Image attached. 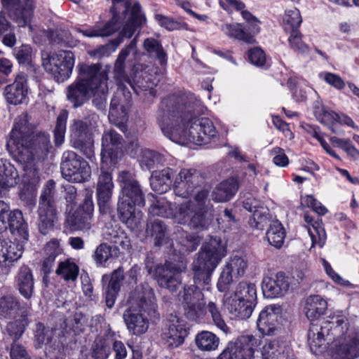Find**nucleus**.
Listing matches in <instances>:
<instances>
[{
    "mask_svg": "<svg viewBox=\"0 0 359 359\" xmlns=\"http://www.w3.org/2000/svg\"><path fill=\"white\" fill-rule=\"evenodd\" d=\"M36 123L25 112L16 118L6 142V149L20 163L44 160L53 149L49 135L35 131Z\"/></svg>",
    "mask_w": 359,
    "mask_h": 359,
    "instance_id": "nucleus-4",
    "label": "nucleus"
},
{
    "mask_svg": "<svg viewBox=\"0 0 359 359\" xmlns=\"http://www.w3.org/2000/svg\"><path fill=\"white\" fill-rule=\"evenodd\" d=\"M67 120V113L66 111L61 112L57 117L54 129L55 144L57 147L60 146L64 142Z\"/></svg>",
    "mask_w": 359,
    "mask_h": 359,
    "instance_id": "nucleus-55",
    "label": "nucleus"
},
{
    "mask_svg": "<svg viewBox=\"0 0 359 359\" xmlns=\"http://www.w3.org/2000/svg\"><path fill=\"white\" fill-rule=\"evenodd\" d=\"M65 323L66 324V327H69L74 332H80L84 329L86 319L82 313L75 312L66 318Z\"/></svg>",
    "mask_w": 359,
    "mask_h": 359,
    "instance_id": "nucleus-62",
    "label": "nucleus"
},
{
    "mask_svg": "<svg viewBox=\"0 0 359 359\" xmlns=\"http://www.w3.org/2000/svg\"><path fill=\"white\" fill-rule=\"evenodd\" d=\"M143 46L150 57L157 59L161 65L166 64V53L158 40L154 38H147L144 39Z\"/></svg>",
    "mask_w": 359,
    "mask_h": 359,
    "instance_id": "nucleus-46",
    "label": "nucleus"
},
{
    "mask_svg": "<svg viewBox=\"0 0 359 359\" xmlns=\"http://www.w3.org/2000/svg\"><path fill=\"white\" fill-rule=\"evenodd\" d=\"M302 22V16L298 9L288 10L283 18L284 29L289 32L297 31Z\"/></svg>",
    "mask_w": 359,
    "mask_h": 359,
    "instance_id": "nucleus-54",
    "label": "nucleus"
},
{
    "mask_svg": "<svg viewBox=\"0 0 359 359\" xmlns=\"http://www.w3.org/2000/svg\"><path fill=\"white\" fill-rule=\"evenodd\" d=\"M204 182L203 176L194 169H182L175 178V194L182 198L190 196Z\"/></svg>",
    "mask_w": 359,
    "mask_h": 359,
    "instance_id": "nucleus-16",
    "label": "nucleus"
},
{
    "mask_svg": "<svg viewBox=\"0 0 359 359\" xmlns=\"http://www.w3.org/2000/svg\"><path fill=\"white\" fill-rule=\"evenodd\" d=\"M145 269L158 285L170 292H175L182 282L181 269L175 264L165 262L164 264H156L154 255L149 252L144 259Z\"/></svg>",
    "mask_w": 359,
    "mask_h": 359,
    "instance_id": "nucleus-9",
    "label": "nucleus"
},
{
    "mask_svg": "<svg viewBox=\"0 0 359 359\" xmlns=\"http://www.w3.org/2000/svg\"><path fill=\"white\" fill-rule=\"evenodd\" d=\"M156 79H153V76L145 72H136L133 80H128V84L134 90V92L139 95L141 92H148V93L154 97L155 90L154 87L156 86Z\"/></svg>",
    "mask_w": 359,
    "mask_h": 359,
    "instance_id": "nucleus-31",
    "label": "nucleus"
},
{
    "mask_svg": "<svg viewBox=\"0 0 359 359\" xmlns=\"http://www.w3.org/2000/svg\"><path fill=\"white\" fill-rule=\"evenodd\" d=\"M208 193L207 189H202L197 191L194 201L181 204L176 215L178 222L193 229H206L211 222L207 215Z\"/></svg>",
    "mask_w": 359,
    "mask_h": 359,
    "instance_id": "nucleus-7",
    "label": "nucleus"
},
{
    "mask_svg": "<svg viewBox=\"0 0 359 359\" xmlns=\"http://www.w3.org/2000/svg\"><path fill=\"white\" fill-rule=\"evenodd\" d=\"M313 114L317 120L327 126L332 123L339 122V116L332 111H329L325 107L316 102L313 107Z\"/></svg>",
    "mask_w": 359,
    "mask_h": 359,
    "instance_id": "nucleus-51",
    "label": "nucleus"
},
{
    "mask_svg": "<svg viewBox=\"0 0 359 359\" xmlns=\"http://www.w3.org/2000/svg\"><path fill=\"white\" fill-rule=\"evenodd\" d=\"M20 242L8 241L1 243L0 259L4 263L13 262L20 259L23 252V246Z\"/></svg>",
    "mask_w": 359,
    "mask_h": 359,
    "instance_id": "nucleus-41",
    "label": "nucleus"
},
{
    "mask_svg": "<svg viewBox=\"0 0 359 359\" xmlns=\"http://www.w3.org/2000/svg\"><path fill=\"white\" fill-rule=\"evenodd\" d=\"M8 229L18 241L24 243L28 241V224L22 211L18 209L10 211L9 205L0 201V233Z\"/></svg>",
    "mask_w": 359,
    "mask_h": 359,
    "instance_id": "nucleus-11",
    "label": "nucleus"
},
{
    "mask_svg": "<svg viewBox=\"0 0 359 359\" xmlns=\"http://www.w3.org/2000/svg\"><path fill=\"white\" fill-rule=\"evenodd\" d=\"M120 254V250L117 246H110L103 243L96 248L93 257L97 264L102 265L111 257H118Z\"/></svg>",
    "mask_w": 359,
    "mask_h": 359,
    "instance_id": "nucleus-45",
    "label": "nucleus"
},
{
    "mask_svg": "<svg viewBox=\"0 0 359 359\" xmlns=\"http://www.w3.org/2000/svg\"><path fill=\"white\" fill-rule=\"evenodd\" d=\"M289 286L287 278L283 272H279L275 278H264L262 288L266 298H275L283 296L287 291Z\"/></svg>",
    "mask_w": 359,
    "mask_h": 359,
    "instance_id": "nucleus-24",
    "label": "nucleus"
},
{
    "mask_svg": "<svg viewBox=\"0 0 359 359\" xmlns=\"http://www.w3.org/2000/svg\"><path fill=\"white\" fill-rule=\"evenodd\" d=\"M27 324V318H20L15 321L10 322L6 327V330L10 337L15 342L21 337Z\"/></svg>",
    "mask_w": 359,
    "mask_h": 359,
    "instance_id": "nucleus-57",
    "label": "nucleus"
},
{
    "mask_svg": "<svg viewBox=\"0 0 359 359\" xmlns=\"http://www.w3.org/2000/svg\"><path fill=\"white\" fill-rule=\"evenodd\" d=\"M187 335L185 321L176 314H169L161 334L164 343L168 347L176 348L184 343Z\"/></svg>",
    "mask_w": 359,
    "mask_h": 359,
    "instance_id": "nucleus-14",
    "label": "nucleus"
},
{
    "mask_svg": "<svg viewBox=\"0 0 359 359\" xmlns=\"http://www.w3.org/2000/svg\"><path fill=\"white\" fill-rule=\"evenodd\" d=\"M94 205L91 195H87L83 203L69 217L68 220L74 230H88L91 227Z\"/></svg>",
    "mask_w": 359,
    "mask_h": 359,
    "instance_id": "nucleus-20",
    "label": "nucleus"
},
{
    "mask_svg": "<svg viewBox=\"0 0 359 359\" xmlns=\"http://www.w3.org/2000/svg\"><path fill=\"white\" fill-rule=\"evenodd\" d=\"M234 299L244 301L246 304L255 306L257 303L255 285L248 282L239 283L234 292Z\"/></svg>",
    "mask_w": 359,
    "mask_h": 359,
    "instance_id": "nucleus-42",
    "label": "nucleus"
},
{
    "mask_svg": "<svg viewBox=\"0 0 359 359\" xmlns=\"http://www.w3.org/2000/svg\"><path fill=\"white\" fill-rule=\"evenodd\" d=\"M32 52L31 46L25 44L13 49V54L20 65H29L31 62Z\"/></svg>",
    "mask_w": 359,
    "mask_h": 359,
    "instance_id": "nucleus-64",
    "label": "nucleus"
},
{
    "mask_svg": "<svg viewBox=\"0 0 359 359\" xmlns=\"http://www.w3.org/2000/svg\"><path fill=\"white\" fill-rule=\"evenodd\" d=\"M104 238L107 241L113 243L114 246H120L123 250H129L131 243L129 237L126 232L117 225L107 229L104 232Z\"/></svg>",
    "mask_w": 359,
    "mask_h": 359,
    "instance_id": "nucleus-39",
    "label": "nucleus"
},
{
    "mask_svg": "<svg viewBox=\"0 0 359 359\" xmlns=\"http://www.w3.org/2000/svg\"><path fill=\"white\" fill-rule=\"evenodd\" d=\"M225 255L224 246L216 238L203 245L198 252L192 264L194 284L184 285L179 293L184 316L189 320L198 322L205 317L206 308L202 290H210L212 273Z\"/></svg>",
    "mask_w": 359,
    "mask_h": 359,
    "instance_id": "nucleus-2",
    "label": "nucleus"
},
{
    "mask_svg": "<svg viewBox=\"0 0 359 359\" xmlns=\"http://www.w3.org/2000/svg\"><path fill=\"white\" fill-rule=\"evenodd\" d=\"M121 27L118 23L115 22L114 17L111 18L103 26L95 25L93 27L86 29L77 28L76 32L81 34L83 36L93 37H106L112 35L118 30H121Z\"/></svg>",
    "mask_w": 359,
    "mask_h": 359,
    "instance_id": "nucleus-32",
    "label": "nucleus"
},
{
    "mask_svg": "<svg viewBox=\"0 0 359 359\" xmlns=\"http://www.w3.org/2000/svg\"><path fill=\"white\" fill-rule=\"evenodd\" d=\"M100 69V64L83 65L81 67L79 77L67 88V100L74 108L81 107L90 99L95 88V76Z\"/></svg>",
    "mask_w": 359,
    "mask_h": 359,
    "instance_id": "nucleus-8",
    "label": "nucleus"
},
{
    "mask_svg": "<svg viewBox=\"0 0 359 359\" xmlns=\"http://www.w3.org/2000/svg\"><path fill=\"white\" fill-rule=\"evenodd\" d=\"M269 222L270 220L266 213V211L264 208H261V210L259 212H255L252 217L249 219L248 223L252 229L263 230L264 227L269 224Z\"/></svg>",
    "mask_w": 359,
    "mask_h": 359,
    "instance_id": "nucleus-63",
    "label": "nucleus"
},
{
    "mask_svg": "<svg viewBox=\"0 0 359 359\" xmlns=\"http://www.w3.org/2000/svg\"><path fill=\"white\" fill-rule=\"evenodd\" d=\"M28 92L27 78L23 74H18L15 81L6 86L4 95L6 101L14 105L22 104L27 97Z\"/></svg>",
    "mask_w": 359,
    "mask_h": 359,
    "instance_id": "nucleus-25",
    "label": "nucleus"
},
{
    "mask_svg": "<svg viewBox=\"0 0 359 359\" xmlns=\"http://www.w3.org/2000/svg\"><path fill=\"white\" fill-rule=\"evenodd\" d=\"M205 308L206 312L208 311L210 313L214 324L224 333H228L229 329L225 323L224 320L222 319L219 309L215 303L210 302Z\"/></svg>",
    "mask_w": 359,
    "mask_h": 359,
    "instance_id": "nucleus-60",
    "label": "nucleus"
},
{
    "mask_svg": "<svg viewBox=\"0 0 359 359\" xmlns=\"http://www.w3.org/2000/svg\"><path fill=\"white\" fill-rule=\"evenodd\" d=\"M93 359H107L111 353V344L105 339H96L91 348Z\"/></svg>",
    "mask_w": 359,
    "mask_h": 359,
    "instance_id": "nucleus-53",
    "label": "nucleus"
},
{
    "mask_svg": "<svg viewBox=\"0 0 359 359\" xmlns=\"http://www.w3.org/2000/svg\"><path fill=\"white\" fill-rule=\"evenodd\" d=\"M25 171L23 181L25 183L34 186L40 181L39 171L36 168L34 162L21 163Z\"/></svg>",
    "mask_w": 359,
    "mask_h": 359,
    "instance_id": "nucleus-61",
    "label": "nucleus"
},
{
    "mask_svg": "<svg viewBox=\"0 0 359 359\" xmlns=\"http://www.w3.org/2000/svg\"><path fill=\"white\" fill-rule=\"evenodd\" d=\"M226 266L232 271L234 275L241 276L248 267V260L245 256L236 255L230 258Z\"/></svg>",
    "mask_w": 359,
    "mask_h": 359,
    "instance_id": "nucleus-58",
    "label": "nucleus"
},
{
    "mask_svg": "<svg viewBox=\"0 0 359 359\" xmlns=\"http://www.w3.org/2000/svg\"><path fill=\"white\" fill-rule=\"evenodd\" d=\"M221 29L228 36L243 41L247 43H252L255 41L253 36L247 33L241 24H224L222 26Z\"/></svg>",
    "mask_w": 359,
    "mask_h": 359,
    "instance_id": "nucleus-48",
    "label": "nucleus"
},
{
    "mask_svg": "<svg viewBox=\"0 0 359 359\" xmlns=\"http://www.w3.org/2000/svg\"><path fill=\"white\" fill-rule=\"evenodd\" d=\"M330 335L333 336L335 359L359 357V332L349 326L348 319L344 316H337L332 321L311 323L307 334L311 351L316 355L322 353L332 339Z\"/></svg>",
    "mask_w": 359,
    "mask_h": 359,
    "instance_id": "nucleus-3",
    "label": "nucleus"
},
{
    "mask_svg": "<svg viewBox=\"0 0 359 359\" xmlns=\"http://www.w3.org/2000/svg\"><path fill=\"white\" fill-rule=\"evenodd\" d=\"M145 234L154 238L155 246H161L168 239V227L165 222L158 219H149L147 222Z\"/></svg>",
    "mask_w": 359,
    "mask_h": 359,
    "instance_id": "nucleus-33",
    "label": "nucleus"
},
{
    "mask_svg": "<svg viewBox=\"0 0 359 359\" xmlns=\"http://www.w3.org/2000/svg\"><path fill=\"white\" fill-rule=\"evenodd\" d=\"M34 277L32 270L25 265L18 269L14 281V287L26 299H29L34 292Z\"/></svg>",
    "mask_w": 359,
    "mask_h": 359,
    "instance_id": "nucleus-27",
    "label": "nucleus"
},
{
    "mask_svg": "<svg viewBox=\"0 0 359 359\" xmlns=\"http://www.w3.org/2000/svg\"><path fill=\"white\" fill-rule=\"evenodd\" d=\"M326 309L327 302L319 295L310 296L306 300L305 314L311 321L318 320Z\"/></svg>",
    "mask_w": 359,
    "mask_h": 359,
    "instance_id": "nucleus-38",
    "label": "nucleus"
},
{
    "mask_svg": "<svg viewBox=\"0 0 359 359\" xmlns=\"http://www.w3.org/2000/svg\"><path fill=\"white\" fill-rule=\"evenodd\" d=\"M2 4L8 11L10 18L18 27H30L35 7L34 0H25L24 4L20 0H2Z\"/></svg>",
    "mask_w": 359,
    "mask_h": 359,
    "instance_id": "nucleus-15",
    "label": "nucleus"
},
{
    "mask_svg": "<svg viewBox=\"0 0 359 359\" xmlns=\"http://www.w3.org/2000/svg\"><path fill=\"white\" fill-rule=\"evenodd\" d=\"M164 161V157L157 151L150 149L142 151L140 163L142 167H145L147 170H151L158 165H163Z\"/></svg>",
    "mask_w": 359,
    "mask_h": 359,
    "instance_id": "nucleus-50",
    "label": "nucleus"
},
{
    "mask_svg": "<svg viewBox=\"0 0 359 359\" xmlns=\"http://www.w3.org/2000/svg\"><path fill=\"white\" fill-rule=\"evenodd\" d=\"M70 142L73 148L79 150L86 158L94 156V141L92 131L79 118L70 126Z\"/></svg>",
    "mask_w": 359,
    "mask_h": 359,
    "instance_id": "nucleus-13",
    "label": "nucleus"
},
{
    "mask_svg": "<svg viewBox=\"0 0 359 359\" xmlns=\"http://www.w3.org/2000/svg\"><path fill=\"white\" fill-rule=\"evenodd\" d=\"M281 317V308L278 305L266 306L259 313L257 326L260 333L264 335L275 334Z\"/></svg>",
    "mask_w": 359,
    "mask_h": 359,
    "instance_id": "nucleus-21",
    "label": "nucleus"
},
{
    "mask_svg": "<svg viewBox=\"0 0 359 359\" xmlns=\"http://www.w3.org/2000/svg\"><path fill=\"white\" fill-rule=\"evenodd\" d=\"M123 143V137L116 130L110 129L105 131L102 137V163L114 165L121 155Z\"/></svg>",
    "mask_w": 359,
    "mask_h": 359,
    "instance_id": "nucleus-19",
    "label": "nucleus"
},
{
    "mask_svg": "<svg viewBox=\"0 0 359 359\" xmlns=\"http://www.w3.org/2000/svg\"><path fill=\"white\" fill-rule=\"evenodd\" d=\"M219 228L224 231L236 229L238 228V220L232 210L225 209L223 214L217 219Z\"/></svg>",
    "mask_w": 359,
    "mask_h": 359,
    "instance_id": "nucleus-56",
    "label": "nucleus"
},
{
    "mask_svg": "<svg viewBox=\"0 0 359 359\" xmlns=\"http://www.w3.org/2000/svg\"><path fill=\"white\" fill-rule=\"evenodd\" d=\"M28 307L22 304L19 299L11 294L4 295L0 298V316L7 318H16L17 317L27 318Z\"/></svg>",
    "mask_w": 359,
    "mask_h": 359,
    "instance_id": "nucleus-23",
    "label": "nucleus"
},
{
    "mask_svg": "<svg viewBox=\"0 0 359 359\" xmlns=\"http://www.w3.org/2000/svg\"><path fill=\"white\" fill-rule=\"evenodd\" d=\"M18 177L16 168L10 162L0 159V194L3 191L16 185Z\"/></svg>",
    "mask_w": 359,
    "mask_h": 359,
    "instance_id": "nucleus-34",
    "label": "nucleus"
},
{
    "mask_svg": "<svg viewBox=\"0 0 359 359\" xmlns=\"http://www.w3.org/2000/svg\"><path fill=\"white\" fill-rule=\"evenodd\" d=\"M60 169L62 177L70 182L82 183L88 181L91 175L88 162L70 150L62 154Z\"/></svg>",
    "mask_w": 359,
    "mask_h": 359,
    "instance_id": "nucleus-12",
    "label": "nucleus"
},
{
    "mask_svg": "<svg viewBox=\"0 0 359 359\" xmlns=\"http://www.w3.org/2000/svg\"><path fill=\"white\" fill-rule=\"evenodd\" d=\"M79 273V266L70 259H66L58 263L55 273L65 282H74Z\"/></svg>",
    "mask_w": 359,
    "mask_h": 359,
    "instance_id": "nucleus-40",
    "label": "nucleus"
},
{
    "mask_svg": "<svg viewBox=\"0 0 359 359\" xmlns=\"http://www.w3.org/2000/svg\"><path fill=\"white\" fill-rule=\"evenodd\" d=\"M56 208L39 207L38 208V228L43 235L48 234L53 229L57 221Z\"/></svg>",
    "mask_w": 359,
    "mask_h": 359,
    "instance_id": "nucleus-37",
    "label": "nucleus"
},
{
    "mask_svg": "<svg viewBox=\"0 0 359 359\" xmlns=\"http://www.w3.org/2000/svg\"><path fill=\"white\" fill-rule=\"evenodd\" d=\"M153 215L163 217H171L174 215V210L171 203L165 200H158L156 204H154L149 210Z\"/></svg>",
    "mask_w": 359,
    "mask_h": 359,
    "instance_id": "nucleus-59",
    "label": "nucleus"
},
{
    "mask_svg": "<svg viewBox=\"0 0 359 359\" xmlns=\"http://www.w3.org/2000/svg\"><path fill=\"white\" fill-rule=\"evenodd\" d=\"M107 74L105 71L99 70L95 76V90L92 93L93 104L99 110H104L107 104L108 88L107 85Z\"/></svg>",
    "mask_w": 359,
    "mask_h": 359,
    "instance_id": "nucleus-29",
    "label": "nucleus"
},
{
    "mask_svg": "<svg viewBox=\"0 0 359 359\" xmlns=\"http://www.w3.org/2000/svg\"><path fill=\"white\" fill-rule=\"evenodd\" d=\"M173 174V170L170 168L153 171L150 177L152 189L158 194L166 192L170 188Z\"/></svg>",
    "mask_w": 359,
    "mask_h": 359,
    "instance_id": "nucleus-35",
    "label": "nucleus"
},
{
    "mask_svg": "<svg viewBox=\"0 0 359 359\" xmlns=\"http://www.w3.org/2000/svg\"><path fill=\"white\" fill-rule=\"evenodd\" d=\"M201 111V101L192 93L169 96L162 102L159 126L175 143L208 144L217 133L211 120L198 116Z\"/></svg>",
    "mask_w": 359,
    "mask_h": 359,
    "instance_id": "nucleus-1",
    "label": "nucleus"
},
{
    "mask_svg": "<svg viewBox=\"0 0 359 359\" xmlns=\"http://www.w3.org/2000/svg\"><path fill=\"white\" fill-rule=\"evenodd\" d=\"M137 34L134 39L130 42L127 47L123 48L119 53L117 59L115 61L113 69L114 78L118 86H124L128 83L130 79L127 76L125 70V62L130 53L136 48L137 37L140 35V30H137Z\"/></svg>",
    "mask_w": 359,
    "mask_h": 359,
    "instance_id": "nucleus-26",
    "label": "nucleus"
},
{
    "mask_svg": "<svg viewBox=\"0 0 359 359\" xmlns=\"http://www.w3.org/2000/svg\"><path fill=\"white\" fill-rule=\"evenodd\" d=\"M238 189V184L234 178H230L219 184L212 192V199L216 202L229 201Z\"/></svg>",
    "mask_w": 359,
    "mask_h": 359,
    "instance_id": "nucleus-36",
    "label": "nucleus"
},
{
    "mask_svg": "<svg viewBox=\"0 0 359 359\" xmlns=\"http://www.w3.org/2000/svg\"><path fill=\"white\" fill-rule=\"evenodd\" d=\"M118 182L121 187L118 198L136 203L138 206L144 205V196L141 185L134 175L128 171H121L118 175Z\"/></svg>",
    "mask_w": 359,
    "mask_h": 359,
    "instance_id": "nucleus-18",
    "label": "nucleus"
},
{
    "mask_svg": "<svg viewBox=\"0 0 359 359\" xmlns=\"http://www.w3.org/2000/svg\"><path fill=\"white\" fill-rule=\"evenodd\" d=\"M254 307L246 304L244 301L233 298L229 303L228 310L232 318L238 320H245L250 317Z\"/></svg>",
    "mask_w": 359,
    "mask_h": 359,
    "instance_id": "nucleus-43",
    "label": "nucleus"
},
{
    "mask_svg": "<svg viewBox=\"0 0 359 359\" xmlns=\"http://www.w3.org/2000/svg\"><path fill=\"white\" fill-rule=\"evenodd\" d=\"M136 203L118 198L117 212L119 219L131 230L138 229L142 224L143 214L141 211H135Z\"/></svg>",
    "mask_w": 359,
    "mask_h": 359,
    "instance_id": "nucleus-22",
    "label": "nucleus"
},
{
    "mask_svg": "<svg viewBox=\"0 0 359 359\" xmlns=\"http://www.w3.org/2000/svg\"><path fill=\"white\" fill-rule=\"evenodd\" d=\"M255 341L252 336H241L235 341L229 342L217 359H252Z\"/></svg>",
    "mask_w": 359,
    "mask_h": 359,
    "instance_id": "nucleus-17",
    "label": "nucleus"
},
{
    "mask_svg": "<svg viewBox=\"0 0 359 359\" xmlns=\"http://www.w3.org/2000/svg\"><path fill=\"white\" fill-rule=\"evenodd\" d=\"M130 307L123 313V320L130 333L140 335L147 332L149 322L144 316L154 314L156 311L154 293L147 283L137 285L130 294Z\"/></svg>",
    "mask_w": 359,
    "mask_h": 359,
    "instance_id": "nucleus-6",
    "label": "nucleus"
},
{
    "mask_svg": "<svg viewBox=\"0 0 359 359\" xmlns=\"http://www.w3.org/2000/svg\"><path fill=\"white\" fill-rule=\"evenodd\" d=\"M195 342L200 350L211 351L217 348L219 339L211 332L202 331L196 335Z\"/></svg>",
    "mask_w": 359,
    "mask_h": 359,
    "instance_id": "nucleus-47",
    "label": "nucleus"
},
{
    "mask_svg": "<svg viewBox=\"0 0 359 359\" xmlns=\"http://www.w3.org/2000/svg\"><path fill=\"white\" fill-rule=\"evenodd\" d=\"M112 3L110 8L111 18L114 17L115 22L118 23L121 29L116 39L92 52L93 55L98 57L109 55L125 39L131 38L137 30H141L147 23V18L139 3L136 2L133 6L128 0H112Z\"/></svg>",
    "mask_w": 359,
    "mask_h": 359,
    "instance_id": "nucleus-5",
    "label": "nucleus"
},
{
    "mask_svg": "<svg viewBox=\"0 0 359 359\" xmlns=\"http://www.w3.org/2000/svg\"><path fill=\"white\" fill-rule=\"evenodd\" d=\"M125 88V86L122 88L121 86H119L118 89L111 100L109 111V118L110 121H115L119 114H123L125 116L127 114L126 111L129 104L130 93L127 92V94H126Z\"/></svg>",
    "mask_w": 359,
    "mask_h": 359,
    "instance_id": "nucleus-30",
    "label": "nucleus"
},
{
    "mask_svg": "<svg viewBox=\"0 0 359 359\" xmlns=\"http://www.w3.org/2000/svg\"><path fill=\"white\" fill-rule=\"evenodd\" d=\"M114 188H96L97 201L99 211L102 215L110 213Z\"/></svg>",
    "mask_w": 359,
    "mask_h": 359,
    "instance_id": "nucleus-49",
    "label": "nucleus"
},
{
    "mask_svg": "<svg viewBox=\"0 0 359 359\" xmlns=\"http://www.w3.org/2000/svg\"><path fill=\"white\" fill-rule=\"evenodd\" d=\"M261 354L262 359H295L292 350L276 339L266 342Z\"/></svg>",
    "mask_w": 359,
    "mask_h": 359,
    "instance_id": "nucleus-28",
    "label": "nucleus"
},
{
    "mask_svg": "<svg viewBox=\"0 0 359 359\" xmlns=\"http://www.w3.org/2000/svg\"><path fill=\"white\" fill-rule=\"evenodd\" d=\"M266 235L269 243L278 249L282 247L284 243L285 231L282 224L279 221L276 220L269 224V228Z\"/></svg>",
    "mask_w": 359,
    "mask_h": 359,
    "instance_id": "nucleus-44",
    "label": "nucleus"
},
{
    "mask_svg": "<svg viewBox=\"0 0 359 359\" xmlns=\"http://www.w3.org/2000/svg\"><path fill=\"white\" fill-rule=\"evenodd\" d=\"M55 183L53 180L47 182L39 198V207L55 208Z\"/></svg>",
    "mask_w": 359,
    "mask_h": 359,
    "instance_id": "nucleus-52",
    "label": "nucleus"
},
{
    "mask_svg": "<svg viewBox=\"0 0 359 359\" xmlns=\"http://www.w3.org/2000/svg\"><path fill=\"white\" fill-rule=\"evenodd\" d=\"M41 60L45 70L50 73L57 83H62L69 77L74 65V55L69 50L43 52Z\"/></svg>",
    "mask_w": 359,
    "mask_h": 359,
    "instance_id": "nucleus-10",
    "label": "nucleus"
}]
</instances>
